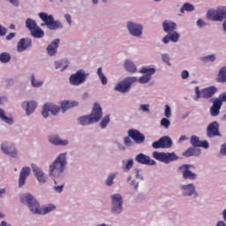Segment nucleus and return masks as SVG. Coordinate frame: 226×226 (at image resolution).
I'll return each instance as SVG.
<instances>
[{
    "mask_svg": "<svg viewBox=\"0 0 226 226\" xmlns=\"http://www.w3.org/2000/svg\"><path fill=\"white\" fill-rule=\"evenodd\" d=\"M68 153L60 154L54 162L49 165V172L51 177H60V176L64 172L66 165H68V160L66 156Z\"/></svg>",
    "mask_w": 226,
    "mask_h": 226,
    "instance_id": "obj_1",
    "label": "nucleus"
},
{
    "mask_svg": "<svg viewBox=\"0 0 226 226\" xmlns=\"http://www.w3.org/2000/svg\"><path fill=\"white\" fill-rule=\"evenodd\" d=\"M22 203L26 204L34 215H49L51 211H56V207L53 204L40 207V203L35 199L22 200Z\"/></svg>",
    "mask_w": 226,
    "mask_h": 226,
    "instance_id": "obj_2",
    "label": "nucleus"
},
{
    "mask_svg": "<svg viewBox=\"0 0 226 226\" xmlns=\"http://www.w3.org/2000/svg\"><path fill=\"white\" fill-rule=\"evenodd\" d=\"M39 17L42 23L41 24V27H48L49 31H57L58 29H63L64 26L59 20L54 19V15L49 14L47 12H40Z\"/></svg>",
    "mask_w": 226,
    "mask_h": 226,
    "instance_id": "obj_3",
    "label": "nucleus"
},
{
    "mask_svg": "<svg viewBox=\"0 0 226 226\" xmlns=\"http://www.w3.org/2000/svg\"><path fill=\"white\" fill-rule=\"evenodd\" d=\"M209 20L222 22V31L226 34V7H221L216 11L208 12Z\"/></svg>",
    "mask_w": 226,
    "mask_h": 226,
    "instance_id": "obj_4",
    "label": "nucleus"
},
{
    "mask_svg": "<svg viewBox=\"0 0 226 226\" xmlns=\"http://www.w3.org/2000/svg\"><path fill=\"white\" fill-rule=\"evenodd\" d=\"M126 29L132 38L140 39L144 35V25L135 21H127Z\"/></svg>",
    "mask_w": 226,
    "mask_h": 226,
    "instance_id": "obj_5",
    "label": "nucleus"
},
{
    "mask_svg": "<svg viewBox=\"0 0 226 226\" xmlns=\"http://www.w3.org/2000/svg\"><path fill=\"white\" fill-rule=\"evenodd\" d=\"M89 73L84 69L78 70L69 77V81L72 86H82L87 80Z\"/></svg>",
    "mask_w": 226,
    "mask_h": 226,
    "instance_id": "obj_6",
    "label": "nucleus"
},
{
    "mask_svg": "<svg viewBox=\"0 0 226 226\" xmlns=\"http://www.w3.org/2000/svg\"><path fill=\"white\" fill-rule=\"evenodd\" d=\"M134 82H137V77H127L115 86V91L122 93L123 94L129 93Z\"/></svg>",
    "mask_w": 226,
    "mask_h": 226,
    "instance_id": "obj_7",
    "label": "nucleus"
},
{
    "mask_svg": "<svg viewBox=\"0 0 226 226\" xmlns=\"http://www.w3.org/2000/svg\"><path fill=\"white\" fill-rule=\"evenodd\" d=\"M0 150L3 154L11 156V158H19V150L15 145L10 143V141H3L0 145Z\"/></svg>",
    "mask_w": 226,
    "mask_h": 226,
    "instance_id": "obj_8",
    "label": "nucleus"
},
{
    "mask_svg": "<svg viewBox=\"0 0 226 226\" xmlns=\"http://www.w3.org/2000/svg\"><path fill=\"white\" fill-rule=\"evenodd\" d=\"M153 158L159 162H162V163H170V162H177V160H179V156L174 152L165 153L155 151L153 153Z\"/></svg>",
    "mask_w": 226,
    "mask_h": 226,
    "instance_id": "obj_9",
    "label": "nucleus"
},
{
    "mask_svg": "<svg viewBox=\"0 0 226 226\" xmlns=\"http://www.w3.org/2000/svg\"><path fill=\"white\" fill-rule=\"evenodd\" d=\"M192 165L190 164H183L178 167V171L182 175L183 179H189L190 181H195L199 177L197 173L190 170Z\"/></svg>",
    "mask_w": 226,
    "mask_h": 226,
    "instance_id": "obj_10",
    "label": "nucleus"
},
{
    "mask_svg": "<svg viewBox=\"0 0 226 226\" xmlns=\"http://www.w3.org/2000/svg\"><path fill=\"white\" fill-rule=\"evenodd\" d=\"M172 139L169 136H163L161 139H159L157 141H154L152 144V147L154 149H170V147H172Z\"/></svg>",
    "mask_w": 226,
    "mask_h": 226,
    "instance_id": "obj_11",
    "label": "nucleus"
},
{
    "mask_svg": "<svg viewBox=\"0 0 226 226\" xmlns=\"http://www.w3.org/2000/svg\"><path fill=\"white\" fill-rule=\"evenodd\" d=\"M61 111V107L54 104V103H47L43 106L41 114L47 118L49 117V113L50 112L52 116H57Z\"/></svg>",
    "mask_w": 226,
    "mask_h": 226,
    "instance_id": "obj_12",
    "label": "nucleus"
},
{
    "mask_svg": "<svg viewBox=\"0 0 226 226\" xmlns=\"http://www.w3.org/2000/svg\"><path fill=\"white\" fill-rule=\"evenodd\" d=\"M207 137H208V139L222 137V134L220 133V124L218 122L215 121L208 124L207 127Z\"/></svg>",
    "mask_w": 226,
    "mask_h": 226,
    "instance_id": "obj_13",
    "label": "nucleus"
},
{
    "mask_svg": "<svg viewBox=\"0 0 226 226\" xmlns=\"http://www.w3.org/2000/svg\"><path fill=\"white\" fill-rule=\"evenodd\" d=\"M127 133L135 144H144L146 142V136L137 129H130Z\"/></svg>",
    "mask_w": 226,
    "mask_h": 226,
    "instance_id": "obj_14",
    "label": "nucleus"
},
{
    "mask_svg": "<svg viewBox=\"0 0 226 226\" xmlns=\"http://www.w3.org/2000/svg\"><path fill=\"white\" fill-rule=\"evenodd\" d=\"M28 176H31V168L28 166H25L21 169L19 172V177L18 179L19 188H22V186L26 185V181Z\"/></svg>",
    "mask_w": 226,
    "mask_h": 226,
    "instance_id": "obj_15",
    "label": "nucleus"
},
{
    "mask_svg": "<svg viewBox=\"0 0 226 226\" xmlns=\"http://www.w3.org/2000/svg\"><path fill=\"white\" fill-rule=\"evenodd\" d=\"M88 116L92 120V123H98V121H100V119H102L103 116V112L102 111V106H100V104L98 103H94L91 114Z\"/></svg>",
    "mask_w": 226,
    "mask_h": 226,
    "instance_id": "obj_16",
    "label": "nucleus"
},
{
    "mask_svg": "<svg viewBox=\"0 0 226 226\" xmlns=\"http://www.w3.org/2000/svg\"><path fill=\"white\" fill-rule=\"evenodd\" d=\"M180 191L184 193L185 197H199V193L195 191V185L193 184H186L180 185Z\"/></svg>",
    "mask_w": 226,
    "mask_h": 226,
    "instance_id": "obj_17",
    "label": "nucleus"
},
{
    "mask_svg": "<svg viewBox=\"0 0 226 226\" xmlns=\"http://www.w3.org/2000/svg\"><path fill=\"white\" fill-rule=\"evenodd\" d=\"M60 43L61 40L55 39L47 46L46 52L49 57H54L57 55V49H59Z\"/></svg>",
    "mask_w": 226,
    "mask_h": 226,
    "instance_id": "obj_18",
    "label": "nucleus"
},
{
    "mask_svg": "<svg viewBox=\"0 0 226 226\" xmlns=\"http://www.w3.org/2000/svg\"><path fill=\"white\" fill-rule=\"evenodd\" d=\"M135 161L141 165H156V161L147 154L140 153L135 156Z\"/></svg>",
    "mask_w": 226,
    "mask_h": 226,
    "instance_id": "obj_19",
    "label": "nucleus"
},
{
    "mask_svg": "<svg viewBox=\"0 0 226 226\" xmlns=\"http://www.w3.org/2000/svg\"><path fill=\"white\" fill-rule=\"evenodd\" d=\"M33 47V40L31 38H22L17 44L18 52H24L27 50V49H31Z\"/></svg>",
    "mask_w": 226,
    "mask_h": 226,
    "instance_id": "obj_20",
    "label": "nucleus"
},
{
    "mask_svg": "<svg viewBox=\"0 0 226 226\" xmlns=\"http://www.w3.org/2000/svg\"><path fill=\"white\" fill-rule=\"evenodd\" d=\"M32 170L40 183L45 184L47 183V176L41 168L38 167L36 164H32Z\"/></svg>",
    "mask_w": 226,
    "mask_h": 226,
    "instance_id": "obj_21",
    "label": "nucleus"
},
{
    "mask_svg": "<svg viewBox=\"0 0 226 226\" xmlns=\"http://www.w3.org/2000/svg\"><path fill=\"white\" fill-rule=\"evenodd\" d=\"M191 144L194 148L203 147V149H209V142H207V140H200L197 135L191 137Z\"/></svg>",
    "mask_w": 226,
    "mask_h": 226,
    "instance_id": "obj_22",
    "label": "nucleus"
},
{
    "mask_svg": "<svg viewBox=\"0 0 226 226\" xmlns=\"http://www.w3.org/2000/svg\"><path fill=\"white\" fill-rule=\"evenodd\" d=\"M48 140L52 146H69L70 140L63 139L59 135L49 136Z\"/></svg>",
    "mask_w": 226,
    "mask_h": 226,
    "instance_id": "obj_23",
    "label": "nucleus"
},
{
    "mask_svg": "<svg viewBox=\"0 0 226 226\" xmlns=\"http://www.w3.org/2000/svg\"><path fill=\"white\" fill-rule=\"evenodd\" d=\"M216 93H218V88L215 86L203 88L201 98H204V100H209V98H213Z\"/></svg>",
    "mask_w": 226,
    "mask_h": 226,
    "instance_id": "obj_24",
    "label": "nucleus"
},
{
    "mask_svg": "<svg viewBox=\"0 0 226 226\" xmlns=\"http://www.w3.org/2000/svg\"><path fill=\"white\" fill-rule=\"evenodd\" d=\"M36 102L34 101H30V102H24L22 103L23 109L26 110V116H31L36 110Z\"/></svg>",
    "mask_w": 226,
    "mask_h": 226,
    "instance_id": "obj_25",
    "label": "nucleus"
},
{
    "mask_svg": "<svg viewBox=\"0 0 226 226\" xmlns=\"http://www.w3.org/2000/svg\"><path fill=\"white\" fill-rule=\"evenodd\" d=\"M111 211L114 215L123 213V199H113Z\"/></svg>",
    "mask_w": 226,
    "mask_h": 226,
    "instance_id": "obj_26",
    "label": "nucleus"
},
{
    "mask_svg": "<svg viewBox=\"0 0 226 226\" xmlns=\"http://www.w3.org/2000/svg\"><path fill=\"white\" fill-rule=\"evenodd\" d=\"M73 107H79V102L77 101H63L60 103V109H62L63 114L66 112L69 109H73Z\"/></svg>",
    "mask_w": 226,
    "mask_h": 226,
    "instance_id": "obj_27",
    "label": "nucleus"
},
{
    "mask_svg": "<svg viewBox=\"0 0 226 226\" xmlns=\"http://www.w3.org/2000/svg\"><path fill=\"white\" fill-rule=\"evenodd\" d=\"M212 107H210V116L212 117H216V116L220 115V109H222V103L219 101H215L213 99Z\"/></svg>",
    "mask_w": 226,
    "mask_h": 226,
    "instance_id": "obj_28",
    "label": "nucleus"
},
{
    "mask_svg": "<svg viewBox=\"0 0 226 226\" xmlns=\"http://www.w3.org/2000/svg\"><path fill=\"white\" fill-rule=\"evenodd\" d=\"M162 28L164 33H172L177 29V24L172 21L165 20L162 22Z\"/></svg>",
    "mask_w": 226,
    "mask_h": 226,
    "instance_id": "obj_29",
    "label": "nucleus"
},
{
    "mask_svg": "<svg viewBox=\"0 0 226 226\" xmlns=\"http://www.w3.org/2000/svg\"><path fill=\"white\" fill-rule=\"evenodd\" d=\"M183 156L185 158H190V156H200V148L191 147L183 153Z\"/></svg>",
    "mask_w": 226,
    "mask_h": 226,
    "instance_id": "obj_30",
    "label": "nucleus"
},
{
    "mask_svg": "<svg viewBox=\"0 0 226 226\" xmlns=\"http://www.w3.org/2000/svg\"><path fill=\"white\" fill-rule=\"evenodd\" d=\"M216 82L220 84L226 83V65L220 68L216 77Z\"/></svg>",
    "mask_w": 226,
    "mask_h": 226,
    "instance_id": "obj_31",
    "label": "nucleus"
},
{
    "mask_svg": "<svg viewBox=\"0 0 226 226\" xmlns=\"http://www.w3.org/2000/svg\"><path fill=\"white\" fill-rule=\"evenodd\" d=\"M77 122L80 126H89V124H94L89 115L78 117Z\"/></svg>",
    "mask_w": 226,
    "mask_h": 226,
    "instance_id": "obj_32",
    "label": "nucleus"
},
{
    "mask_svg": "<svg viewBox=\"0 0 226 226\" xmlns=\"http://www.w3.org/2000/svg\"><path fill=\"white\" fill-rule=\"evenodd\" d=\"M122 168L124 172H130V170L133 169V158H131L129 160H123Z\"/></svg>",
    "mask_w": 226,
    "mask_h": 226,
    "instance_id": "obj_33",
    "label": "nucleus"
},
{
    "mask_svg": "<svg viewBox=\"0 0 226 226\" xmlns=\"http://www.w3.org/2000/svg\"><path fill=\"white\" fill-rule=\"evenodd\" d=\"M139 73H142L143 75H147V77L153 79V75L156 73V69L154 67H143L140 69Z\"/></svg>",
    "mask_w": 226,
    "mask_h": 226,
    "instance_id": "obj_34",
    "label": "nucleus"
},
{
    "mask_svg": "<svg viewBox=\"0 0 226 226\" xmlns=\"http://www.w3.org/2000/svg\"><path fill=\"white\" fill-rule=\"evenodd\" d=\"M124 68L130 73H135L137 72V65H135V63H133L132 60H125Z\"/></svg>",
    "mask_w": 226,
    "mask_h": 226,
    "instance_id": "obj_35",
    "label": "nucleus"
},
{
    "mask_svg": "<svg viewBox=\"0 0 226 226\" xmlns=\"http://www.w3.org/2000/svg\"><path fill=\"white\" fill-rule=\"evenodd\" d=\"M30 34L33 36V38H43L45 36V32H43V29L40 28V26H37V27L34 28Z\"/></svg>",
    "mask_w": 226,
    "mask_h": 226,
    "instance_id": "obj_36",
    "label": "nucleus"
},
{
    "mask_svg": "<svg viewBox=\"0 0 226 226\" xmlns=\"http://www.w3.org/2000/svg\"><path fill=\"white\" fill-rule=\"evenodd\" d=\"M97 76L101 80L102 86H107L109 80L107 79V76H105V73H103V68L99 67L97 69Z\"/></svg>",
    "mask_w": 226,
    "mask_h": 226,
    "instance_id": "obj_37",
    "label": "nucleus"
},
{
    "mask_svg": "<svg viewBox=\"0 0 226 226\" xmlns=\"http://www.w3.org/2000/svg\"><path fill=\"white\" fill-rule=\"evenodd\" d=\"M0 119L6 123V124H13L14 123L13 118L7 117L6 112L3 109H0Z\"/></svg>",
    "mask_w": 226,
    "mask_h": 226,
    "instance_id": "obj_38",
    "label": "nucleus"
},
{
    "mask_svg": "<svg viewBox=\"0 0 226 226\" xmlns=\"http://www.w3.org/2000/svg\"><path fill=\"white\" fill-rule=\"evenodd\" d=\"M25 26L26 28H28V30L31 32L32 30H34L35 27L38 26V24L36 23V21L31 18H27L26 22H25Z\"/></svg>",
    "mask_w": 226,
    "mask_h": 226,
    "instance_id": "obj_39",
    "label": "nucleus"
},
{
    "mask_svg": "<svg viewBox=\"0 0 226 226\" xmlns=\"http://www.w3.org/2000/svg\"><path fill=\"white\" fill-rule=\"evenodd\" d=\"M11 61V55L8 52H3L0 54V63L6 64Z\"/></svg>",
    "mask_w": 226,
    "mask_h": 226,
    "instance_id": "obj_40",
    "label": "nucleus"
},
{
    "mask_svg": "<svg viewBox=\"0 0 226 226\" xmlns=\"http://www.w3.org/2000/svg\"><path fill=\"white\" fill-rule=\"evenodd\" d=\"M115 177H117V173H110L109 175H108L105 181L106 186H112V185H114Z\"/></svg>",
    "mask_w": 226,
    "mask_h": 226,
    "instance_id": "obj_41",
    "label": "nucleus"
},
{
    "mask_svg": "<svg viewBox=\"0 0 226 226\" xmlns=\"http://www.w3.org/2000/svg\"><path fill=\"white\" fill-rule=\"evenodd\" d=\"M109 123H110V115H106L100 123L101 129L105 130L109 125Z\"/></svg>",
    "mask_w": 226,
    "mask_h": 226,
    "instance_id": "obj_42",
    "label": "nucleus"
},
{
    "mask_svg": "<svg viewBox=\"0 0 226 226\" xmlns=\"http://www.w3.org/2000/svg\"><path fill=\"white\" fill-rule=\"evenodd\" d=\"M195 10V6L190 3H185L181 8V13H185V11H193Z\"/></svg>",
    "mask_w": 226,
    "mask_h": 226,
    "instance_id": "obj_43",
    "label": "nucleus"
},
{
    "mask_svg": "<svg viewBox=\"0 0 226 226\" xmlns=\"http://www.w3.org/2000/svg\"><path fill=\"white\" fill-rule=\"evenodd\" d=\"M138 112H145V114H149V112H151V105L139 104L138 108Z\"/></svg>",
    "mask_w": 226,
    "mask_h": 226,
    "instance_id": "obj_44",
    "label": "nucleus"
},
{
    "mask_svg": "<svg viewBox=\"0 0 226 226\" xmlns=\"http://www.w3.org/2000/svg\"><path fill=\"white\" fill-rule=\"evenodd\" d=\"M31 84L33 87H41L43 86V81L38 80L34 78V74L31 75Z\"/></svg>",
    "mask_w": 226,
    "mask_h": 226,
    "instance_id": "obj_45",
    "label": "nucleus"
},
{
    "mask_svg": "<svg viewBox=\"0 0 226 226\" xmlns=\"http://www.w3.org/2000/svg\"><path fill=\"white\" fill-rule=\"evenodd\" d=\"M200 60L203 61V63H215V61H216V55L212 54L207 56H202Z\"/></svg>",
    "mask_w": 226,
    "mask_h": 226,
    "instance_id": "obj_46",
    "label": "nucleus"
},
{
    "mask_svg": "<svg viewBox=\"0 0 226 226\" xmlns=\"http://www.w3.org/2000/svg\"><path fill=\"white\" fill-rule=\"evenodd\" d=\"M151 79L150 76H147L146 74H144L143 76L139 77L138 80V82L139 84H149V82H151Z\"/></svg>",
    "mask_w": 226,
    "mask_h": 226,
    "instance_id": "obj_47",
    "label": "nucleus"
},
{
    "mask_svg": "<svg viewBox=\"0 0 226 226\" xmlns=\"http://www.w3.org/2000/svg\"><path fill=\"white\" fill-rule=\"evenodd\" d=\"M164 117L168 119H170V117H172V109L169 104H166L164 106Z\"/></svg>",
    "mask_w": 226,
    "mask_h": 226,
    "instance_id": "obj_48",
    "label": "nucleus"
},
{
    "mask_svg": "<svg viewBox=\"0 0 226 226\" xmlns=\"http://www.w3.org/2000/svg\"><path fill=\"white\" fill-rule=\"evenodd\" d=\"M161 126H162L166 130H169V128L170 127V120H169V118L167 117L162 118Z\"/></svg>",
    "mask_w": 226,
    "mask_h": 226,
    "instance_id": "obj_49",
    "label": "nucleus"
},
{
    "mask_svg": "<svg viewBox=\"0 0 226 226\" xmlns=\"http://www.w3.org/2000/svg\"><path fill=\"white\" fill-rule=\"evenodd\" d=\"M170 41H173V43H177L179 41V34L177 32H175L173 34H169Z\"/></svg>",
    "mask_w": 226,
    "mask_h": 226,
    "instance_id": "obj_50",
    "label": "nucleus"
},
{
    "mask_svg": "<svg viewBox=\"0 0 226 226\" xmlns=\"http://www.w3.org/2000/svg\"><path fill=\"white\" fill-rule=\"evenodd\" d=\"M215 102H219L221 105H223V102H226V92L221 94L219 97L214 99Z\"/></svg>",
    "mask_w": 226,
    "mask_h": 226,
    "instance_id": "obj_51",
    "label": "nucleus"
},
{
    "mask_svg": "<svg viewBox=\"0 0 226 226\" xmlns=\"http://www.w3.org/2000/svg\"><path fill=\"white\" fill-rule=\"evenodd\" d=\"M162 59L163 63H166L168 66H170V56L168 53L162 54Z\"/></svg>",
    "mask_w": 226,
    "mask_h": 226,
    "instance_id": "obj_52",
    "label": "nucleus"
},
{
    "mask_svg": "<svg viewBox=\"0 0 226 226\" xmlns=\"http://www.w3.org/2000/svg\"><path fill=\"white\" fill-rule=\"evenodd\" d=\"M134 172H135L136 179H140V181H144V175L140 173V169L139 168L134 169Z\"/></svg>",
    "mask_w": 226,
    "mask_h": 226,
    "instance_id": "obj_53",
    "label": "nucleus"
},
{
    "mask_svg": "<svg viewBox=\"0 0 226 226\" xmlns=\"http://www.w3.org/2000/svg\"><path fill=\"white\" fill-rule=\"evenodd\" d=\"M124 144L127 147H132V146H133V141L132 140V139H130V136H127V137L124 138Z\"/></svg>",
    "mask_w": 226,
    "mask_h": 226,
    "instance_id": "obj_54",
    "label": "nucleus"
},
{
    "mask_svg": "<svg viewBox=\"0 0 226 226\" xmlns=\"http://www.w3.org/2000/svg\"><path fill=\"white\" fill-rule=\"evenodd\" d=\"M195 93L196 97L194 98L195 102H198L199 99L202 98V89L200 91V88L199 87H195Z\"/></svg>",
    "mask_w": 226,
    "mask_h": 226,
    "instance_id": "obj_55",
    "label": "nucleus"
},
{
    "mask_svg": "<svg viewBox=\"0 0 226 226\" xmlns=\"http://www.w3.org/2000/svg\"><path fill=\"white\" fill-rule=\"evenodd\" d=\"M196 24H197L198 27H200V28L206 27V26H207V23L205 22L202 19H198Z\"/></svg>",
    "mask_w": 226,
    "mask_h": 226,
    "instance_id": "obj_56",
    "label": "nucleus"
},
{
    "mask_svg": "<svg viewBox=\"0 0 226 226\" xmlns=\"http://www.w3.org/2000/svg\"><path fill=\"white\" fill-rule=\"evenodd\" d=\"M190 77V72L187 70H184L181 72V79H183V80L188 79Z\"/></svg>",
    "mask_w": 226,
    "mask_h": 226,
    "instance_id": "obj_57",
    "label": "nucleus"
},
{
    "mask_svg": "<svg viewBox=\"0 0 226 226\" xmlns=\"http://www.w3.org/2000/svg\"><path fill=\"white\" fill-rule=\"evenodd\" d=\"M53 188L56 192V193H61V192H63V188H64V184H62L60 185H55Z\"/></svg>",
    "mask_w": 226,
    "mask_h": 226,
    "instance_id": "obj_58",
    "label": "nucleus"
},
{
    "mask_svg": "<svg viewBox=\"0 0 226 226\" xmlns=\"http://www.w3.org/2000/svg\"><path fill=\"white\" fill-rule=\"evenodd\" d=\"M21 199H34V196H33L31 192H25L21 194Z\"/></svg>",
    "mask_w": 226,
    "mask_h": 226,
    "instance_id": "obj_59",
    "label": "nucleus"
},
{
    "mask_svg": "<svg viewBox=\"0 0 226 226\" xmlns=\"http://www.w3.org/2000/svg\"><path fill=\"white\" fill-rule=\"evenodd\" d=\"M8 3L11 4L12 6H15L18 8V6H20V2L19 0H6Z\"/></svg>",
    "mask_w": 226,
    "mask_h": 226,
    "instance_id": "obj_60",
    "label": "nucleus"
},
{
    "mask_svg": "<svg viewBox=\"0 0 226 226\" xmlns=\"http://www.w3.org/2000/svg\"><path fill=\"white\" fill-rule=\"evenodd\" d=\"M8 30L6 29V27L0 25V36H6V32Z\"/></svg>",
    "mask_w": 226,
    "mask_h": 226,
    "instance_id": "obj_61",
    "label": "nucleus"
},
{
    "mask_svg": "<svg viewBox=\"0 0 226 226\" xmlns=\"http://www.w3.org/2000/svg\"><path fill=\"white\" fill-rule=\"evenodd\" d=\"M220 153H221V154H222L223 156H226V143H224V144H222V145L221 146Z\"/></svg>",
    "mask_w": 226,
    "mask_h": 226,
    "instance_id": "obj_62",
    "label": "nucleus"
},
{
    "mask_svg": "<svg viewBox=\"0 0 226 226\" xmlns=\"http://www.w3.org/2000/svg\"><path fill=\"white\" fill-rule=\"evenodd\" d=\"M162 43H164L165 45H167V43H169V42L170 41V36L169 35V34H168L165 37H163V38L162 39Z\"/></svg>",
    "mask_w": 226,
    "mask_h": 226,
    "instance_id": "obj_63",
    "label": "nucleus"
},
{
    "mask_svg": "<svg viewBox=\"0 0 226 226\" xmlns=\"http://www.w3.org/2000/svg\"><path fill=\"white\" fill-rule=\"evenodd\" d=\"M56 70H59L63 66V61H55L54 63Z\"/></svg>",
    "mask_w": 226,
    "mask_h": 226,
    "instance_id": "obj_64",
    "label": "nucleus"
}]
</instances>
